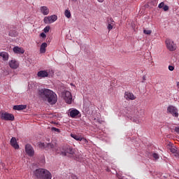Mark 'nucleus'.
I'll list each match as a JSON object with an SVG mask.
<instances>
[{
	"mask_svg": "<svg viewBox=\"0 0 179 179\" xmlns=\"http://www.w3.org/2000/svg\"><path fill=\"white\" fill-rule=\"evenodd\" d=\"M38 94L39 97L45 100V101H48L49 104L54 106L58 101V97L57 96V94L51 90L48 89H41L38 92Z\"/></svg>",
	"mask_w": 179,
	"mask_h": 179,
	"instance_id": "1",
	"label": "nucleus"
},
{
	"mask_svg": "<svg viewBox=\"0 0 179 179\" xmlns=\"http://www.w3.org/2000/svg\"><path fill=\"white\" fill-rule=\"evenodd\" d=\"M57 154L65 157H73L75 156V150L69 145L62 146L56 150Z\"/></svg>",
	"mask_w": 179,
	"mask_h": 179,
	"instance_id": "2",
	"label": "nucleus"
},
{
	"mask_svg": "<svg viewBox=\"0 0 179 179\" xmlns=\"http://www.w3.org/2000/svg\"><path fill=\"white\" fill-rule=\"evenodd\" d=\"M165 45L169 51L173 52L177 50V44L174 43V41L170 38H166L165 40Z\"/></svg>",
	"mask_w": 179,
	"mask_h": 179,
	"instance_id": "3",
	"label": "nucleus"
},
{
	"mask_svg": "<svg viewBox=\"0 0 179 179\" xmlns=\"http://www.w3.org/2000/svg\"><path fill=\"white\" fill-rule=\"evenodd\" d=\"M57 147V143H38V148L40 149H46L48 150V149H55Z\"/></svg>",
	"mask_w": 179,
	"mask_h": 179,
	"instance_id": "4",
	"label": "nucleus"
},
{
	"mask_svg": "<svg viewBox=\"0 0 179 179\" xmlns=\"http://www.w3.org/2000/svg\"><path fill=\"white\" fill-rule=\"evenodd\" d=\"M64 101L67 104H71L72 103V94H71V92L69 91H64L62 94Z\"/></svg>",
	"mask_w": 179,
	"mask_h": 179,
	"instance_id": "5",
	"label": "nucleus"
},
{
	"mask_svg": "<svg viewBox=\"0 0 179 179\" xmlns=\"http://www.w3.org/2000/svg\"><path fill=\"white\" fill-rule=\"evenodd\" d=\"M1 119L3 121H15V116L12 113L2 112Z\"/></svg>",
	"mask_w": 179,
	"mask_h": 179,
	"instance_id": "6",
	"label": "nucleus"
},
{
	"mask_svg": "<svg viewBox=\"0 0 179 179\" xmlns=\"http://www.w3.org/2000/svg\"><path fill=\"white\" fill-rule=\"evenodd\" d=\"M34 174L36 178L43 179L44 178L43 175L46 174V176H48V172H45V169H38L34 171Z\"/></svg>",
	"mask_w": 179,
	"mask_h": 179,
	"instance_id": "7",
	"label": "nucleus"
},
{
	"mask_svg": "<svg viewBox=\"0 0 179 179\" xmlns=\"http://www.w3.org/2000/svg\"><path fill=\"white\" fill-rule=\"evenodd\" d=\"M167 113H169L173 115V117H176V118H178V109L176 108V106H169L167 108Z\"/></svg>",
	"mask_w": 179,
	"mask_h": 179,
	"instance_id": "8",
	"label": "nucleus"
},
{
	"mask_svg": "<svg viewBox=\"0 0 179 179\" xmlns=\"http://www.w3.org/2000/svg\"><path fill=\"white\" fill-rule=\"evenodd\" d=\"M57 19H58V17H57L55 15H53L48 17H45L43 22L45 23V24H50V23H54V22H56Z\"/></svg>",
	"mask_w": 179,
	"mask_h": 179,
	"instance_id": "9",
	"label": "nucleus"
},
{
	"mask_svg": "<svg viewBox=\"0 0 179 179\" xmlns=\"http://www.w3.org/2000/svg\"><path fill=\"white\" fill-rule=\"evenodd\" d=\"M25 152L29 157H33L34 156V148L30 144H27L25 145Z\"/></svg>",
	"mask_w": 179,
	"mask_h": 179,
	"instance_id": "10",
	"label": "nucleus"
},
{
	"mask_svg": "<svg viewBox=\"0 0 179 179\" xmlns=\"http://www.w3.org/2000/svg\"><path fill=\"white\" fill-rule=\"evenodd\" d=\"M136 115L138 117L136 119H133V121L134 122H136V124H139L138 118H143V117H145V110L141 109L139 111H137Z\"/></svg>",
	"mask_w": 179,
	"mask_h": 179,
	"instance_id": "11",
	"label": "nucleus"
},
{
	"mask_svg": "<svg viewBox=\"0 0 179 179\" xmlns=\"http://www.w3.org/2000/svg\"><path fill=\"white\" fill-rule=\"evenodd\" d=\"M8 65L11 69H17L19 68V62L16 61V59H12L9 61Z\"/></svg>",
	"mask_w": 179,
	"mask_h": 179,
	"instance_id": "12",
	"label": "nucleus"
},
{
	"mask_svg": "<svg viewBox=\"0 0 179 179\" xmlns=\"http://www.w3.org/2000/svg\"><path fill=\"white\" fill-rule=\"evenodd\" d=\"M79 114H80V112H79V110L77 109L69 110V115L71 118H76Z\"/></svg>",
	"mask_w": 179,
	"mask_h": 179,
	"instance_id": "13",
	"label": "nucleus"
},
{
	"mask_svg": "<svg viewBox=\"0 0 179 179\" xmlns=\"http://www.w3.org/2000/svg\"><path fill=\"white\" fill-rule=\"evenodd\" d=\"M38 78H48V71L47 70H41L37 73Z\"/></svg>",
	"mask_w": 179,
	"mask_h": 179,
	"instance_id": "14",
	"label": "nucleus"
},
{
	"mask_svg": "<svg viewBox=\"0 0 179 179\" xmlns=\"http://www.w3.org/2000/svg\"><path fill=\"white\" fill-rule=\"evenodd\" d=\"M124 98L126 100H135L136 99L134 94L128 92L124 93Z\"/></svg>",
	"mask_w": 179,
	"mask_h": 179,
	"instance_id": "15",
	"label": "nucleus"
},
{
	"mask_svg": "<svg viewBox=\"0 0 179 179\" xmlns=\"http://www.w3.org/2000/svg\"><path fill=\"white\" fill-rule=\"evenodd\" d=\"M40 10L41 13H42V15H44V16H47V15L50 13V9L47 6H41Z\"/></svg>",
	"mask_w": 179,
	"mask_h": 179,
	"instance_id": "16",
	"label": "nucleus"
},
{
	"mask_svg": "<svg viewBox=\"0 0 179 179\" xmlns=\"http://www.w3.org/2000/svg\"><path fill=\"white\" fill-rule=\"evenodd\" d=\"M10 145L11 146H13V148H14V149H19V144H17V141H16V138L13 137L10 139Z\"/></svg>",
	"mask_w": 179,
	"mask_h": 179,
	"instance_id": "17",
	"label": "nucleus"
},
{
	"mask_svg": "<svg viewBox=\"0 0 179 179\" xmlns=\"http://www.w3.org/2000/svg\"><path fill=\"white\" fill-rule=\"evenodd\" d=\"M13 51L15 54H24V50L22 48H19V46H15L13 48Z\"/></svg>",
	"mask_w": 179,
	"mask_h": 179,
	"instance_id": "18",
	"label": "nucleus"
},
{
	"mask_svg": "<svg viewBox=\"0 0 179 179\" xmlns=\"http://www.w3.org/2000/svg\"><path fill=\"white\" fill-rule=\"evenodd\" d=\"M114 27V20L113 18H110L108 20V29L109 31H111Z\"/></svg>",
	"mask_w": 179,
	"mask_h": 179,
	"instance_id": "19",
	"label": "nucleus"
},
{
	"mask_svg": "<svg viewBox=\"0 0 179 179\" xmlns=\"http://www.w3.org/2000/svg\"><path fill=\"white\" fill-rule=\"evenodd\" d=\"M27 108V106L26 105H16L13 106V110H17V111H20V110H26Z\"/></svg>",
	"mask_w": 179,
	"mask_h": 179,
	"instance_id": "20",
	"label": "nucleus"
},
{
	"mask_svg": "<svg viewBox=\"0 0 179 179\" xmlns=\"http://www.w3.org/2000/svg\"><path fill=\"white\" fill-rule=\"evenodd\" d=\"M0 57L3 58V61H8L9 59V54L6 52H0Z\"/></svg>",
	"mask_w": 179,
	"mask_h": 179,
	"instance_id": "21",
	"label": "nucleus"
},
{
	"mask_svg": "<svg viewBox=\"0 0 179 179\" xmlns=\"http://www.w3.org/2000/svg\"><path fill=\"white\" fill-rule=\"evenodd\" d=\"M48 172V176L45 173H43V178L42 179H52V175L51 174V172H50L48 170L45 169V173Z\"/></svg>",
	"mask_w": 179,
	"mask_h": 179,
	"instance_id": "22",
	"label": "nucleus"
},
{
	"mask_svg": "<svg viewBox=\"0 0 179 179\" xmlns=\"http://www.w3.org/2000/svg\"><path fill=\"white\" fill-rule=\"evenodd\" d=\"M45 48H47V43H42L40 48L41 54H44L45 52Z\"/></svg>",
	"mask_w": 179,
	"mask_h": 179,
	"instance_id": "23",
	"label": "nucleus"
},
{
	"mask_svg": "<svg viewBox=\"0 0 179 179\" xmlns=\"http://www.w3.org/2000/svg\"><path fill=\"white\" fill-rule=\"evenodd\" d=\"M71 138H73L76 141H80V139L82 138V137H80V136H78L76 134H71Z\"/></svg>",
	"mask_w": 179,
	"mask_h": 179,
	"instance_id": "24",
	"label": "nucleus"
},
{
	"mask_svg": "<svg viewBox=\"0 0 179 179\" xmlns=\"http://www.w3.org/2000/svg\"><path fill=\"white\" fill-rule=\"evenodd\" d=\"M64 15L66 16V17L69 19L72 16L71 14V10H66L65 12H64Z\"/></svg>",
	"mask_w": 179,
	"mask_h": 179,
	"instance_id": "25",
	"label": "nucleus"
},
{
	"mask_svg": "<svg viewBox=\"0 0 179 179\" xmlns=\"http://www.w3.org/2000/svg\"><path fill=\"white\" fill-rule=\"evenodd\" d=\"M80 142H81V144L82 145H87V139L83 138V137H81V138L80 139Z\"/></svg>",
	"mask_w": 179,
	"mask_h": 179,
	"instance_id": "26",
	"label": "nucleus"
},
{
	"mask_svg": "<svg viewBox=\"0 0 179 179\" xmlns=\"http://www.w3.org/2000/svg\"><path fill=\"white\" fill-rule=\"evenodd\" d=\"M143 33H144V34H147L148 36H150L152 34V30L144 29Z\"/></svg>",
	"mask_w": 179,
	"mask_h": 179,
	"instance_id": "27",
	"label": "nucleus"
},
{
	"mask_svg": "<svg viewBox=\"0 0 179 179\" xmlns=\"http://www.w3.org/2000/svg\"><path fill=\"white\" fill-rule=\"evenodd\" d=\"M50 26H46L44 29H43V31L44 33H48V31H50Z\"/></svg>",
	"mask_w": 179,
	"mask_h": 179,
	"instance_id": "28",
	"label": "nucleus"
},
{
	"mask_svg": "<svg viewBox=\"0 0 179 179\" xmlns=\"http://www.w3.org/2000/svg\"><path fill=\"white\" fill-rule=\"evenodd\" d=\"M152 157H154V159H155V160H157L159 159V155L157 153H153Z\"/></svg>",
	"mask_w": 179,
	"mask_h": 179,
	"instance_id": "29",
	"label": "nucleus"
},
{
	"mask_svg": "<svg viewBox=\"0 0 179 179\" xmlns=\"http://www.w3.org/2000/svg\"><path fill=\"white\" fill-rule=\"evenodd\" d=\"M170 151L171 152V153H177V148H171L170 149Z\"/></svg>",
	"mask_w": 179,
	"mask_h": 179,
	"instance_id": "30",
	"label": "nucleus"
},
{
	"mask_svg": "<svg viewBox=\"0 0 179 179\" xmlns=\"http://www.w3.org/2000/svg\"><path fill=\"white\" fill-rule=\"evenodd\" d=\"M52 131H55V132H61V130H59V129H57L56 127H52Z\"/></svg>",
	"mask_w": 179,
	"mask_h": 179,
	"instance_id": "31",
	"label": "nucleus"
},
{
	"mask_svg": "<svg viewBox=\"0 0 179 179\" xmlns=\"http://www.w3.org/2000/svg\"><path fill=\"white\" fill-rule=\"evenodd\" d=\"M164 7V3L162 2L159 4L158 8H159V9H162V8Z\"/></svg>",
	"mask_w": 179,
	"mask_h": 179,
	"instance_id": "32",
	"label": "nucleus"
},
{
	"mask_svg": "<svg viewBox=\"0 0 179 179\" xmlns=\"http://www.w3.org/2000/svg\"><path fill=\"white\" fill-rule=\"evenodd\" d=\"M163 10H164L165 12H167V10H169V6H164Z\"/></svg>",
	"mask_w": 179,
	"mask_h": 179,
	"instance_id": "33",
	"label": "nucleus"
},
{
	"mask_svg": "<svg viewBox=\"0 0 179 179\" xmlns=\"http://www.w3.org/2000/svg\"><path fill=\"white\" fill-rule=\"evenodd\" d=\"M41 37H42V38H45V37H47V35H45V34H44V32H42L41 34Z\"/></svg>",
	"mask_w": 179,
	"mask_h": 179,
	"instance_id": "34",
	"label": "nucleus"
},
{
	"mask_svg": "<svg viewBox=\"0 0 179 179\" xmlns=\"http://www.w3.org/2000/svg\"><path fill=\"white\" fill-rule=\"evenodd\" d=\"M169 69L171 71H174V66H169Z\"/></svg>",
	"mask_w": 179,
	"mask_h": 179,
	"instance_id": "35",
	"label": "nucleus"
},
{
	"mask_svg": "<svg viewBox=\"0 0 179 179\" xmlns=\"http://www.w3.org/2000/svg\"><path fill=\"white\" fill-rule=\"evenodd\" d=\"M175 131H176V132H177V134H179V127H176L175 128Z\"/></svg>",
	"mask_w": 179,
	"mask_h": 179,
	"instance_id": "36",
	"label": "nucleus"
},
{
	"mask_svg": "<svg viewBox=\"0 0 179 179\" xmlns=\"http://www.w3.org/2000/svg\"><path fill=\"white\" fill-rule=\"evenodd\" d=\"M143 80H146V76H143Z\"/></svg>",
	"mask_w": 179,
	"mask_h": 179,
	"instance_id": "37",
	"label": "nucleus"
},
{
	"mask_svg": "<svg viewBox=\"0 0 179 179\" xmlns=\"http://www.w3.org/2000/svg\"><path fill=\"white\" fill-rule=\"evenodd\" d=\"M97 1H98V2H101V3L104 2V0H97Z\"/></svg>",
	"mask_w": 179,
	"mask_h": 179,
	"instance_id": "38",
	"label": "nucleus"
},
{
	"mask_svg": "<svg viewBox=\"0 0 179 179\" xmlns=\"http://www.w3.org/2000/svg\"><path fill=\"white\" fill-rule=\"evenodd\" d=\"M176 86H177V87H179V82H177Z\"/></svg>",
	"mask_w": 179,
	"mask_h": 179,
	"instance_id": "39",
	"label": "nucleus"
},
{
	"mask_svg": "<svg viewBox=\"0 0 179 179\" xmlns=\"http://www.w3.org/2000/svg\"><path fill=\"white\" fill-rule=\"evenodd\" d=\"M73 179H78L76 176H73Z\"/></svg>",
	"mask_w": 179,
	"mask_h": 179,
	"instance_id": "40",
	"label": "nucleus"
},
{
	"mask_svg": "<svg viewBox=\"0 0 179 179\" xmlns=\"http://www.w3.org/2000/svg\"><path fill=\"white\" fill-rule=\"evenodd\" d=\"M71 1H77V0H71Z\"/></svg>",
	"mask_w": 179,
	"mask_h": 179,
	"instance_id": "41",
	"label": "nucleus"
}]
</instances>
